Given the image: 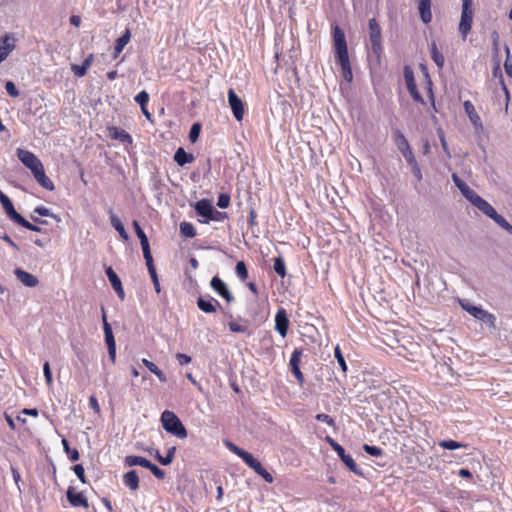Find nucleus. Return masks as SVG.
I'll return each mask as SVG.
<instances>
[{
	"label": "nucleus",
	"mask_w": 512,
	"mask_h": 512,
	"mask_svg": "<svg viewBox=\"0 0 512 512\" xmlns=\"http://www.w3.org/2000/svg\"><path fill=\"white\" fill-rule=\"evenodd\" d=\"M257 474L268 483H273L274 481L273 476L264 467L262 468V470L258 471Z\"/></svg>",
	"instance_id": "338daca9"
},
{
	"label": "nucleus",
	"mask_w": 512,
	"mask_h": 512,
	"mask_svg": "<svg viewBox=\"0 0 512 512\" xmlns=\"http://www.w3.org/2000/svg\"><path fill=\"white\" fill-rule=\"evenodd\" d=\"M502 229H504L507 233L512 235V225L506 221L503 216H499L495 221Z\"/></svg>",
	"instance_id": "49530a36"
},
{
	"label": "nucleus",
	"mask_w": 512,
	"mask_h": 512,
	"mask_svg": "<svg viewBox=\"0 0 512 512\" xmlns=\"http://www.w3.org/2000/svg\"><path fill=\"white\" fill-rule=\"evenodd\" d=\"M180 232L184 237L193 238L196 236V230L194 226L189 222H182L180 224Z\"/></svg>",
	"instance_id": "473e14b6"
},
{
	"label": "nucleus",
	"mask_w": 512,
	"mask_h": 512,
	"mask_svg": "<svg viewBox=\"0 0 512 512\" xmlns=\"http://www.w3.org/2000/svg\"><path fill=\"white\" fill-rule=\"evenodd\" d=\"M327 443L332 447V449L337 453V455L340 457V459L343 461V463L357 475H362L361 471L358 469L355 461L353 458L345 453V450L343 447L338 444L336 441H334L331 437H326Z\"/></svg>",
	"instance_id": "39448f33"
},
{
	"label": "nucleus",
	"mask_w": 512,
	"mask_h": 512,
	"mask_svg": "<svg viewBox=\"0 0 512 512\" xmlns=\"http://www.w3.org/2000/svg\"><path fill=\"white\" fill-rule=\"evenodd\" d=\"M408 90L412 96V98L417 101V102H423V99L421 97V95L419 94V92L417 91V88H416V84L414 82V79L411 78L410 81H408Z\"/></svg>",
	"instance_id": "ea45409f"
},
{
	"label": "nucleus",
	"mask_w": 512,
	"mask_h": 512,
	"mask_svg": "<svg viewBox=\"0 0 512 512\" xmlns=\"http://www.w3.org/2000/svg\"><path fill=\"white\" fill-rule=\"evenodd\" d=\"M334 355H335V358L337 359V362H338L339 366L341 367V370L343 372H346L347 371L346 361L344 359V356H343L339 346L335 347Z\"/></svg>",
	"instance_id": "37998d69"
},
{
	"label": "nucleus",
	"mask_w": 512,
	"mask_h": 512,
	"mask_svg": "<svg viewBox=\"0 0 512 512\" xmlns=\"http://www.w3.org/2000/svg\"><path fill=\"white\" fill-rule=\"evenodd\" d=\"M316 419L318 421L326 423L329 426H332V427L335 426L334 419L327 414H324V413L317 414Z\"/></svg>",
	"instance_id": "6e6d98bb"
},
{
	"label": "nucleus",
	"mask_w": 512,
	"mask_h": 512,
	"mask_svg": "<svg viewBox=\"0 0 512 512\" xmlns=\"http://www.w3.org/2000/svg\"><path fill=\"white\" fill-rule=\"evenodd\" d=\"M174 161L179 166H184L188 163H192L194 161V156L190 153H187L182 147H180L174 154Z\"/></svg>",
	"instance_id": "412c9836"
},
{
	"label": "nucleus",
	"mask_w": 512,
	"mask_h": 512,
	"mask_svg": "<svg viewBox=\"0 0 512 512\" xmlns=\"http://www.w3.org/2000/svg\"><path fill=\"white\" fill-rule=\"evenodd\" d=\"M230 204V196L228 194H220L217 200V206L224 209Z\"/></svg>",
	"instance_id": "3c124183"
},
{
	"label": "nucleus",
	"mask_w": 512,
	"mask_h": 512,
	"mask_svg": "<svg viewBox=\"0 0 512 512\" xmlns=\"http://www.w3.org/2000/svg\"><path fill=\"white\" fill-rule=\"evenodd\" d=\"M226 446L227 448L233 452L234 454H236L237 456H241L245 450H243L242 448L236 446L235 444L231 443V442H226Z\"/></svg>",
	"instance_id": "e2e57ef3"
},
{
	"label": "nucleus",
	"mask_w": 512,
	"mask_h": 512,
	"mask_svg": "<svg viewBox=\"0 0 512 512\" xmlns=\"http://www.w3.org/2000/svg\"><path fill=\"white\" fill-rule=\"evenodd\" d=\"M438 445L440 447H442L443 449H447V450H455V449L467 447L466 444L457 442L454 440H442L438 443Z\"/></svg>",
	"instance_id": "2f4dec72"
},
{
	"label": "nucleus",
	"mask_w": 512,
	"mask_h": 512,
	"mask_svg": "<svg viewBox=\"0 0 512 512\" xmlns=\"http://www.w3.org/2000/svg\"><path fill=\"white\" fill-rule=\"evenodd\" d=\"M418 10L420 13V17L424 23L427 24L431 22V0H418Z\"/></svg>",
	"instance_id": "6ab92c4d"
},
{
	"label": "nucleus",
	"mask_w": 512,
	"mask_h": 512,
	"mask_svg": "<svg viewBox=\"0 0 512 512\" xmlns=\"http://www.w3.org/2000/svg\"><path fill=\"white\" fill-rule=\"evenodd\" d=\"M229 326V329L232 331V332H237V333H244L246 332L247 330V327L246 326H243V325H240L236 322H230L228 324Z\"/></svg>",
	"instance_id": "052dcab7"
},
{
	"label": "nucleus",
	"mask_w": 512,
	"mask_h": 512,
	"mask_svg": "<svg viewBox=\"0 0 512 512\" xmlns=\"http://www.w3.org/2000/svg\"><path fill=\"white\" fill-rule=\"evenodd\" d=\"M333 41L335 57L341 67L342 75L346 81L350 82L353 75L348 56L347 42L344 32L338 26H334L333 28Z\"/></svg>",
	"instance_id": "f257e3e1"
},
{
	"label": "nucleus",
	"mask_w": 512,
	"mask_h": 512,
	"mask_svg": "<svg viewBox=\"0 0 512 512\" xmlns=\"http://www.w3.org/2000/svg\"><path fill=\"white\" fill-rule=\"evenodd\" d=\"M393 134H394L395 144L401 153L411 149L406 137L404 136V134L401 131L396 130V131H394Z\"/></svg>",
	"instance_id": "393cba45"
},
{
	"label": "nucleus",
	"mask_w": 512,
	"mask_h": 512,
	"mask_svg": "<svg viewBox=\"0 0 512 512\" xmlns=\"http://www.w3.org/2000/svg\"><path fill=\"white\" fill-rule=\"evenodd\" d=\"M257 474L268 483H273L274 481L273 476L264 467L262 468V470L258 471Z\"/></svg>",
	"instance_id": "69168bd1"
},
{
	"label": "nucleus",
	"mask_w": 512,
	"mask_h": 512,
	"mask_svg": "<svg viewBox=\"0 0 512 512\" xmlns=\"http://www.w3.org/2000/svg\"><path fill=\"white\" fill-rule=\"evenodd\" d=\"M130 37H131L130 31L128 29H126L124 34L116 40L115 47H114V57L115 58L118 57V55L122 52L124 47L128 44V42L130 41Z\"/></svg>",
	"instance_id": "b1692460"
},
{
	"label": "nucleus",
	"mask_w": 512,
	"mask_h": 512,
	"mask_svg": "<svg viewBox=\"0 0 512 512\" xmlns=\"http://www.w3.org/2000/svg\"><path fill=\"white\" fill-rule=\"evenodd\" d=\"M467 200L480 212H482L493 221H495L500 216L496 210L475 191L467 198Z\"/></svg>",
	"instance_id": "20e7f679"
},
{
	"label": "nucleus",
	"mask_w": 512,
	"mask_h": 512,
	"mask_svg": "<svg viewBox=\"0 0 512 512\" xmlns=\"http://www.w3.org/2000/svg\"><path fill=\"white\" fill-rule=\"evenodd\" d=\"M431 57L439 68L443 67L445 59L442 53L438 50L435 42L431 44Z\"/></svg>",
	"instance_id": "c756f323"
},
{
	"label": "nucleus",
	"mask_w": 512,
	"mask_h": 512,
	"mask_svg": "<svg viewBox=\"0 0 512 512\" xmlns=\"http://www.w3.org/2000/svg\"><path fill=\"white\" fill-rule=\"evenodd\" d=\"M175 451H176V447L173 446V447H170L167 451V454L165 456V462L168 463V464H171L174 460V457H175Z\"/></svg>",
	"instance_id": "774afa93"
},
{
	"label": "nucleus",
	"mask_w": 512,
	"mask_h": 512,
	"mask_svg": "<svg viewBox=\"0 0 512 512\" xmlns=\"http://www.w3.org/2000/svg\"><path fill=\"white\" fill-rule=\"evenodd\" d=\"M477 320L487 325L491 329L496 328V317L494 314L488 312L487 310H483Z\"/></svg>",
	"instance_id": "cd10ccee"
},
{
	"label": "nucleus",
	"mask_w": 512,
	"mask_h": 512,
	"mask_svg": "<svg viewBox=\"0 0 512 512\" xmlns=\"http://www.w3.org/2000/svg\"><path fill=\"white\" fill-rule=\"evenodd\" d=\"M71 70L75 76L83 77L86 75L88 69H86L83 65L72 64Z\"/></svg>",
	"instance_id": "864d4df0"
},
{
	"label": "nucleus",
	"mask_w": 512,
	"mask_h": 512,
	"mask_svg": "<svg viewBox=\"0 0 512 512\" xmlns=\"http://www.w3.org/2000/svg\"><path fill=\"white\" fill-rule=\"evenodd\" d=\"M458 303L464 311H466L469 315H471L476 320L479 318L480 314L484 310L482 307L472 304L467 299H459Z\"/></svg>",
	"instance_id": "dca6fc26"
},
{
	"label": "nucleus",
	"mask_w": 512,
	"mask_h": 512,
	"mask_svg": "<svg viewBox=\"0 0 512 512\" xmlns=\"http://www.w3.org/2000/svg\"><path fill=\"white\" fill-rule=\"evenodd\" d=\"M43 372H44V376H45L47 384L51 385L52 384V373H51L49 362L44 363Z\"/></svg>",
	"instance_id": "bf43d9fd"
},
{
	"label": "nucleus",
	"mask_w": 512,
	"mask_h": 512,
	"mask_svg": "<svg viewBox=\"0 0 512 512\" xmlns=\"http://www.w3.org/2000/svg\"><path fill=\"white\" fill-rule=\"evenodd\" d=\"M201 130V125L199 123H194L189 132V139L191 142H196Z\"/></svg>",
	"instance_id": "de8ad7c7"
},
{
	"label": "nucleus",
	"mask_w": 512,
	"mask_h": 512,
	"mask_svg": "<svg viewBox=\"0 0 512 512\" xmlns=\"http://www.w3.org/2000/svg\"><path fill=\"white\" fill-rule=\"evenodd\" d=\"M451 178L455 184V186L459 189L461 194L467 199L474 190L470 188L456 173L451 175Z\"/></svg>",
	"instance_id": "5701e85b"
},
{
	"label": "nucleus",
	"mask_w": 512,
	"mask_h": 512,
	"mask_svg": "<svg viewBox=\"0 0 512 512\" xmlns=\"http://www.w3.org/2000/svg\"><path fill=\"white\" fill-rule=\"evenodd\" d=\"M113 138L121 141V142H127L129 144L132 143V137L129 133H127L123 129L114 128L112 133Z\"/></svg>",
	"instance_id": "72a5a7b5"
},
{
	"label": "nucleus",
	"mask_w": 512,
	"mask_h": 512,
	"mask_svg": "<svg viewBox=\"0 0 512 512\" xmlns=\"http://www.w3.org/2000/svg\"><path fill=\"white\" fill-rule=\"evenodd\" d=\"M437 132H438L439 140H440L441 146L443 148V151L445 152L446 157L450 159L451 158V153H450L448 144L446 142L444 132H443V130L441 128H439L437 130Z\"/></svg>",
	"instance_id": "c03bdc74"
},
{
	"label": "nucleus",
	"mask_w": 512,
	"mask_h": 512,
	"mask_svg": "<svg viewBox=\"0 0 512 512\" xmlns=\"http://www.w3.org/2000/svg\"><path fill=\"white\" fill-rule=\"evenodd\" d=\"M36 181L45 189L52 191L54 190L53 182L46 176L45 171L38 173L36 177H34Z\"/></svg>",
	"instance_id": "7c9ffc66"
},
{
	"label": "nucleus",
	"mask_w": 512,
	"mask_h": 512,
	"mask_svg": "<svg viewBox=\"0 0 512 512\" xmlns=\"http://www.w3.org/2000/svg\"><path fill=\"white\" fill-rule=\"evenodd\" d=\"M147 469H149L157 479L162 480L165 478V472L155 464L150 462V465Z\"/></svg>",
	"instance_id": "8fccbe9b"
},
{
	"label": "nucleus",
	"mask_w": 512,
	"mask_h": 512,
	"mask_svg": "<svg viewBox=\"0 0 512 512\" xmlns=\"http://www.w3.org/2000/svg\"><path fill=\"white\" fill-rule=\"evenodd\" d=\"M228 102L235 119L241 121L244 116V106L242 100L233 89L228 90Z\"/></svg>",
	"instance_id": "0eeeda50"
},
{
	"label": "nucleus",
	"mask_w": 512,
	"mask_h": 512,
	"mask_svg": "<svg viewBox=\"0 0 512 512\" xmlns=\"http://www.w3.org/2000/svg\"><path fill=\"white\" fill-rule=\"evenodd\" d=\"M105 272H106V275H107L113 289L115 290V292L117 293L119 298L123 300L125 297V293H124L120 278L118 277V275L115 273V271L111 267H107Z\"/></svg>",
	"instance_id": "ddd939ff"
},
{
	"label": "nucleus",
	"mask_w": 512,
	"mask_h": 512,
	"mask_svg": "<svg viewBox=\"0 0 512 512\" xmlns=\"http://www.w3.org/2000/svg\"><path fill=\"white\" fill-rule=\"evenodd\" d=\"M236 274L241 280H246L248 277V270L246 268V265L243 261H239L236 264Z\"/></svg>",
	"instance_id": "a19ab883"
},
{
	"label": "nucleus",
	"mask_w": 512,
	"mask_h": 512,
	"mask_svg": "<svg viewBox=\"0 0 512 512\" xmlns=\"http://www.w3.org/2000/svg\"><path fill=\"white\" fill-rule=\"evenodd\" d=\"M274 271L280 276L285 277L286 276V267L285 262L281 257H277L274 260Z\"/></svg>",
	"instance_id": "e433bc0d"
},
{
	"label": "nucleus",
	"mask_w": 512,
	"mask_h": 512,
	"mask_svg": "<svg viewBox=\"0 0 512 512\" xmlns=\"http://www.w3.org/2000/svg\"><path fill=\"white\" fill-rule=\"evenodd\" d=\"M176 359L178 360V363L182 366L189 364L192 360L190 356L183 353H177Z\"/></svg>",
	"instance_id": "680f3d73"
},
{
	"label": "nucleus",
	"mask_w": 512,
	"mask_h": 512,
	"mask_svg": "<svg viewBox=\"0 0 512 512\" xmlns=\"http://www.w3.org/2000/svg\"><path fill=\"white\" fill-rule=\"evenodd\" d=\"M473 0H462V11L459 22V32L463 40L466 39L471 30L473 22Z\"/></svg>",
	"instance_id": "7ed1b4c3"
},
{
	"label": "nucleus",
	"mask_w": 512,
	"mask_h": 512,
	"mask_svg": "<svg viewBox=\"0 0 512 512\" xmlns=\"http://www.w3.org/2000/svg\"><path fill=\"white\" fill-rule=\"evenodd\" d=\"M363 449L366 453H368L369 455L374 456V457H380L383 454L382 449H380L379 447H376V446H371V445L365 444L363 446Z\"/></svg>",
	"instance_id": "a18cd8bd"
},
{
	"label": "nucleus",
	"mask_w": 512,
	"mask_h": 512,
	"mask_svg": "<svg viewBox=\"0 0 512 512\" xmlns=\"http://www.w3.org/2000/svg\"><path fill=\"white\" fill-rule=\"evenodd\" d=\"M403 157L405 158V160L407 161V163L412 167L414 166L415 164H417V161L414 157V154L412 152L411 149L405 151L402 153Z\"/></svg>",
	"instance_id": "13d9d810"
},
{
	"label": "nucleus",
	"mask_w": 512,
	"mask_h": 512,
	"mask_svg": "<svg viewBox=\"0 0 512 512\" xmlns=\"http://www.w3.org/2000/svg\"><path fill=\"white\" fill-rule=\"evenodd\" d=\"M463 107H464V110H465L466 114L468 115L469 120L471 121V123L476 128L481 127L482 126L481 118L478 115V113L476 112L475 107L472 104V102L469 101V100L465 101L464 104H463Z\"/></svg>",
	"instance_id": "f3484780"
},
{
	"label": "nucleus",
	"mask_w": 512,
	"mask_h": 512,
	"mask_svg": "<svg viewBox=\"0 0 512 512\" xmlns=\"http://www.w3.org/2000/svg\"><path fill=\"white\" fill-rule=\"evenodd\" d=\"M0 202H1L5 212L9 216V218L11 220H13L14 222H16V220L21 215L16 212V210L14 209L13 203L10 200V198L6 194H4L1 190H0Z\"/></svg>",
	"instance_id": "4468645a"
},
{
	"label": "nucleus",
	"mask_w": 512,
	"mask_h": 512,
	"mask_svg": "<svg viewBox=\"0 0 512 512\" xmlns=\"http://www.w3.org/2000/svg\"><path fill=\"white\" fill-rule=\"evenodd\" d=\"M141 362L151 373L155 374L161 382L167 381L166 375L153 362L146 358H143Z\"/></svg>",
	"instance_id": "bb28decb"
},
{
	"label": "nucleus",
	"mask_w": 512,
	"mask_h": 512,
	"mask_svg": "<svg viewBox=\"0 0 512 512\" xmlns=\"http://www.w3.org/2000/svg\"><path fill=\"white\" fill-rule=\"evenodd\" d=\"M14 273L17 279L27 287H35L38 284V279L34 275L24 271L21 268L15 269Z\"/></svg>",
	"instance_id": "2eb2a0df"
},
{
	"label": "nucleus",
	"mask_w": 512,
	"mask_h": 512,
	"mask_svg": "<svg viewBox=\"0 0 512 512\" xmlns=\"http://www.w3.org/2000/svg\"><path fill=\"white\" fill-rule=\"evenodd\" d=\"M5 89L11 97H17L19 95V91L17 90L15 84L12 81L6 82Z\"/></svg>",
	"instance_id": "5fc2aeb1"
},
{
	"label": "nucleus",
	"mask_w": 512,
	"mask_h": 512,
	"mask_svg": "<svg viewBox=\"0 0 512 512\" xmlns=\"http://www.w3.org/2000/svg\"><path fill=\"white\" fill-rule=\"evenodd\" d=\"M198 308L205 313H214L216 311V306L212 301L205 300L202 297L197 299Z\"/></svg>",
	"instance_id": "c85d7f7f"
},
{
	"label": "nucleus",
	"mask_w": 512,
	"mask_h": 512,
	"mask_svg": "<svg viewBox=\"0 0 512 512\" xmlns=\"http://www.w3.org/2000/svg\"><path fill=\"white\" fill-rule=\"evenodd\" d=\"M73 471L74 473L77 475V477L79 478V480L82 482V483H86V478H85V474H84V468L81 464H77L73 467Z\"/></svg>",
	"instance_id": "4d7b16f0"
},
{
	"label": "nucleus",
	"mask_w": 512,
	"mask_h": 512,
	"mask_svg": "<svg viewBox=\"0 0 512 512\" xmlns=\"http://www.w3.org/2000/svg\"><path fill=\"white\" fill-rule=\"evenodd\" d=\"M226 218H227V213L226 212H220V211H218L217 209H215L213 207L212 210H211L210 216L208 218V223L210 221L222 222Z\"/></svg>",
	"instance_id": "58836bf2"
},
{
	"label": "nucleus",
	"mask_w": 512,
	"mask_h": 512,
	"mask_svg": "<svg viewBox=\"0 0 512 512\" xmlns=\"http://www.w3.org/2000/svg\"><path fill=\"white\" fill-rule=\"evenodd\" d=\"M211 288L218 293L221 297H223L228 303H231L234 300V296L228 289L226 283L220 279L218 276L212 278L210 282Z\"/></svg>",
	"instance_id": "6e6552de"
},
{
	"label": "nucleus",
	"mask_w": 512,
	"mask_h": 512,
	"mask_svg": "<svg viewBox=\"0 0 512 512\" xmlns=\"http://www.w3.org/2000/svg\"><path fill=\"white\" fill-rule=\"evenodd\" d=\"M212 208H213V205L207 199H202V200L196 202V204L194 205V209H195L196 213L199 216L204 218L201 222L205 223V224L208 223V218L210 216Z\"/></svg>",
	"instance_id": "f8f14e48"
},
{
	"label": "nucleus",
	"mask_w": 512,
	"mask_h": 512,
	"mask_svg": "<svg viewBox=\"0 0 512 512\" xmlns=\"http://www.w3.org/2000/svg\"><path fill=\"white\" fill-rule=\"evenodd\" d=\"M288 327L289 319L286 311L285 309L280 308L275 315V329L282 337H285L287 335Z\"/></svg>",
	"instance_id": "1a4fd4ad"
},
{
	"label": "nucleus",
	"mask_w": 512,
	"mask_h": 512,
	"mask_svg": "<svg viewBox=\"0 0 512 512\" xmlns=\"http://www.w3.org/2000/svg\"><path fill=\"white\" fill-rule=\"evenodd\" d=\"M17 224L23 226L24 228L26 229H29L31 231H35V232H40L41 231V228L39 226H36L32 223H30L29 221H27L25 218H23L22 216H20L16 222Z\"/></svg>",
	"instance_id": "79ce46f5"
},
{
	"label": "nucleus",
	"mask_w": 512,
	"mask_h": 512,
	"mask_svg": "<svg viewBox=\"0 0 512 512\" xmlns=\"http://www.w3.org/2000/svg\"><path fill=\"white\" fill-rule=\"evenodd\" d=\"M15 48V38L7 34L0 39V63L3 62Z\"/></svg>",
	"instance_id": "9d476101"
},
{
	"label": "nucleus",
	"mask_w": 512,
	"mask_h": 512,
	"mask_svg": "<svg viewBox=\"0 0 512 512\" xmlns=\"http://www.w3.org/2000/svg\"><path fill=\"white\" fill-rule=\"evenodd\" d=\"M69 503L74 507L88 508V501L85 499L82 493H76L73 487H69L66 492Z\"/></svg>",
	"instance_id": "9b49d317"
},
{
	"label": "nucleus",
	"mask_w": 512,
	"mask_h": 512,
	"mask_svg": "<svg viewBox=\"0 0 512 512\" xmlns=\"http://www.w3.org/2000/svg\"><path fill=\"white\" fill-rule=\"evenodd\" d=\"M123 483L130 490L135 491L139 488V477L135 470L128 471L123 476Z\"/></svg>",
	"instance_id": "aec40b11"
},
{
	"label": "nucleus",
	"mask_w": 512,
	"mask_h": 512,
	"mask_svg": "<svg viewBox=\"0 0 512 512\" xmlns=\"http://www.w3.org/2000/svg\"><path fill=\"white\" fill-rule=\"evenodd\" d=\"M17 156L27 168H31L40 161L32 152L24 149H18Z\"/></svg>",
	"instance_id": "a211bd4d"
},
{
	"label": "nucleus",
	"mask_w": 512,
	"mask_h": 512,
	"mask_svg": "<svg viewBox=\"0 0 512 512\" xmlns=\"http://www.w3.org/2000/svg\"><path fill=\"white\" fill-rule=\"evenodd\" d=\"M303 354L302 349H295L291 355L289 366L291 369H294L295 367H299L300 360Z\"/></svg>",
	"instance_id": "4c0bfd02"
},
{
	"label": "nucleus",
	"mask_w": 512,
	"mask_h": 512,
	"mask_svg": "<svg viewBox=\"0 0 512 512\" xmlns=\"http://www.w3.org/2000/svg\"><path fill=\"white\" fill-rule=\"evenodd\" d=\"M110 221L114 229L119 233L120 237L123 240H128V234L125 230V227L123 223L120 221V219L114 214L110 213Z\"/></svg>",
	"instance_id": "a878e982"
},
{
	"label": "nucleus",
	"mask_w": 512,
	"mask_h": 512,
	"mask_svg": "<svg viewBox=\"0 0 512 512\" xmlns=\"http://www.w3.org/2000/svg\"><path fill=\"white\" fill-rule=\"evenodd\" d=\"M135 101L140 105V107L147 106L149 94L143 90L135 96Z\"/></svg>",
	"instance_id": "09e8293b"
},
{
	"label": "nucleus",
	"mask_w": 512,
	"mask_h": 512,
	"mask_svg": "<svg viewBox=\"0 0 512 512\" xmlns=\"http://www.w3.org/2000/svg\"><path fill=\"white\" fill-rule=\"evenodd\" d=\"M163 429L179 439H185L188 435L187 430L179 417L170 410H165L160 418Z\"/></svg>",
	"instance_id": "f03ea898"
},
{
	"label": "nucleus",
	"mask_w": 512,
	"mask_h": 512,
	"mask_svg": "<svg viewBox=\"0 0 512 512\" xmlns=\"http://www.w3.org/2000/svg\"><path fill=\"white\" fill-rule=\"evenodd\" d=\"M104 335H105V341L107 344V348L115 347L116 343H115L114 335L112 332V328L108 322H105Z\"/></svg>",
	"instance_id": "f704fd0d"
},
{
	"label": "nucleus",
	"mask_w": 512,
	"mask_h": 512,
	"mask_svg": "<svg viewBox=\"0 0 512 512\" xmlns=\"http://www.w3.org/2000/svg\"><path fill=\"white\" fill-rule=\"evenodd\" d=\"M226 446L227 448L233 452L234 454H236L237 456H241L245 450H243L242 448L236 446L235 444L231 443V442H226Z\"/></svg>",
	"instance_id": "0e129e2a"
},
{
	"label": "nucleus",
	"mask_w": 512,
	"mask_h": 512,
	"mask_svg": "<svg viewBox=\"0 0 512 512\" xmlns=\"http://www.w3.org/2000/svg\"><path fill=\"white\" fill-rule=\"evenodd\" d=\"M124 463L128 467L133 466H141L144 468H148L150 465V461L142 456L129 455L124 459Z\"/></svg>",
	"instance_id": "4be33fe9"
},
{
	"label": "nucleus",
	"mask_w": 512,
	"mask_h": 512,
	"mask_svg": "<svg viewBox=\"0 0 512 512\" xmlns=\"http://www.w3.org/2000/svg\"><path fill=\"white\" fill-rule=\"evenodd\" d=\"M240 458L245 462V464L251 468L252 465L255 464L257 459L253 457V455L247 451H244V453L240 456Z\"/></svg>",
	"instance_id": "603ef678"
},
{
	"label": "nucleus",
	"mask_w": 512,
	"mask_h": 512,
	"mask_svg": "<svg viewBox=\"0 0 512 512\" xmlns=\"http://www.w3.org/2000/svg\"><path fill=\"white\" fill-rule=\"evenodd\" d=\"M62 445H63L64 451L67 453V455L69 456V459L71 461H77L79 459L80 455H79L78 450L71 449L69 447L68 441L65 438L62 439Z\"/></svg>",
	"instance_id": "c9c22d12"
},
{
	"label": "nucleus",
	"mask_w": 512,
	"mask_h": 512,
	"mask_svg": "<svg viewBox=\"0 0 512 512\" xmlns=\"http://www.w3.org/2000/svg\"><path fill=\"white\" fill-rule=\"evenodd\" d=\"M381 28L377 21L372 18L369 20V39L373 53L379 54L382 50L381 46Z\"/></svg>",
	"instance_id": "423d86ee"
}]
</instances>
